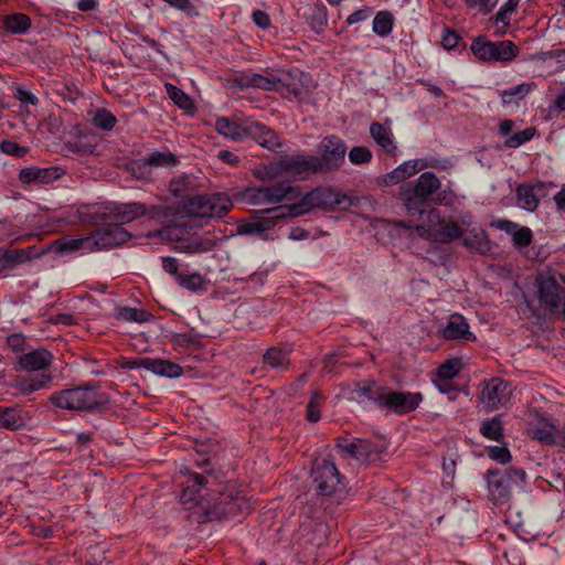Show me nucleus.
Instances as JSON below:
<instances>
[{
  "label": "nucleus",
  "mask_w": 565,
  "mask_h": 565,
  "mask_svg": "<svg viewBox=\"0 0 565 565\" xmlns=\"http://www.w3.org/2000/svg\"><path fill=\"white\" fill-rule=\"evenodd\" d=\"M533 438L547 444L552 445L555 444V437L553 434V429L551 427H537L533 430Z\"/></svg>",
  "instance_id": "e2e57ef3"
},
{
  "label": "nucleus",
  "mask_w": 565,
  "mask_h": 565,
  "mask_svg": "<svg viewBox=\"0 0 565 565\" xmlns=\"http://www.w3.org/2000/svg\"><path fill=\"white\" fill-rule=\"evenodd\" d=\"M520 0H508L497 12L495 23H501L503 28L510 24V15L516 9Z\"/></svg>",
  "instance_id": "603ef678"
},
{
  "label": "nucleus",
  "mask_w": 565,
  "mask_h": 565,
  "mask_svg": "<svg viewBox=\"0 0 565 565\" xmlns=\"http://www.w3.org/2000/svg\"><path fill=\"white\" fill-rule=\"evenodd\" d=\"M428 220L430 223H438V228L431 231L435 239L440 243H450L463 234V231L457 223L440 220L439 212L435 209L428 211Z\"/></svg>",
  "instance_id": "a878e982"
},
{
  "label": "nucleus",
  "mask_w": 565,
  "mask_h": 565,
  "mask_svg": "<svg viewBox=\"0 0 565 565\" xmlns=\"http://www.w3.org/2000/svg\"><path fill=\"white\" fill-rule=\"evenodd\" d=\"M0 150L6 154L15 158H23L29 152L28 147L20 146L19 143L11 140H3L0 142Z\"/></svg>",
  "instance_id": "5fc2aeb1"
},
{
  "label": "nucleus",
  "mask_w": 565,
  "mask_h": 565,
  "mask_svg": "<svg viewBox=\"0 0 565 565\" xmlns=\"http://www.w3.org/2000/svg\"><path fill=\"white\" fill-rule=\"evenodd\" d=\"M3 28L10 34H25L31 28V19L24 13H13L3 18Z\"/></svg>",
  "instance_id": "e433bc0d"
},
{
  "label": "nucleus",
  "mask_w": 565,
  "mask_h": 565,
  "mask_svg": "<svg viewBox=\"0 0 565 565\" xmlns=\"http://www.w3.org/2000/svg\"><path fill=\"white\" fill-rule=\"evenodd\" d=\"M373 32L379 36H386L393 29V15L388 11H380L373 19Z\"/></svg>",
  "instance_id": "37998d69"
},
{
  "label": "nucleus",
  "mask_w": 565,
  "mask_h": 565,
  "mask_svg": "<svg viewBox=\"0 0 565 565\" xmlns=\"http://www.w3.org/2000/svg\"><path fill=\"white\" fill-rule=\"evenodd\" d=\"M14 98H17L22 105H32L36 106L39 104V98L30 90L23 87H17L13 93Z\"/></svg>",
  "instance_id": "052dcab7"
},
{
  "label": "nucleus",
  "mask_w": 565,
  "mask_h": 565,
  "mask_svg": "<svg viewBox=\"0 0 565 565\" xmlns=\"http://www.w3.org/2000/svg\"><path fill=\"white\" fill-rule=\"evenodd\" d=\"M480 433L486 438L500 440V438L503 436V424L500 416L497 415L490 419L484 420L480 427Z\"/></svg>",
  "instance_id": "c03bdc74"
},
{
  "label": "nucleus",
  "mask_w": 565,
  "mask_h": 565,
  "mask_svg": "<svg viewBox=\"0 0 565 565\" xmlns=\"http://www.w3.org/2000/svg\"><path fill=\"white\" fill-rule=\"evenodd\" d=\"M166 89L172 102L181 109L189 110L192 107L191 98L179 87L166 84Z\"/></svg>",
  "instance_id": "de8ad7c7"
},
{
  "label": "nucleus",
  "mask_w": 565,
  "mask_h": 565,
  "mask_svg": "<svg viewBox=\"0 0 565 565\" xmlns=\"http://www.w3.org/2000/svg\"><path fill=\"white\" fill-rule=\"evenodd\" d=\"M533 135H534V130L530 129V128L518 131V132L513 134L512 136H510L505 140V146L509 148L520 147L521 145L530 141L532 139Z\"/></svg>",
  "instance_id": "6e6d98bb"
},
{
  "label": "nucleus",
  "mask_w": 565,
  "mask_h": 565,
  "mask_svg": "<svg viewBox=\"0 0 565 565\" xmlns=\"http://www.w3.org/2000/svg\"><path fill=\"white\" fill-rule=\"evenodd\" d=\"M488 456L500 463H508L511 460L510 450L507 447H490L488 451Z\"/></svg>",
  "instance_id": "680f3d73"
},
{
  "label": "nucleus",
  "mask_w": 565,
  "mask_h": 565,
  "mask_svg": "<svg viewBox=\"0 0 565 565\" xmlns=\"http://www.w3.org/2000/svg\"><path fill=\"white\" fill-rule=\"evenodd\" d=\"M52 381L50 374H40L36 376L22 377L18 381V388L24 395L31 394L45 387Z\"/></svg>",
  "instance_id": "a19ab883"
},
{
  "label": "nucleus",
  "mask_w": 565,
  "mask_h": 565,
  "mask_svg": "<svg viewBox=\"0 0 565 565\" xmlns=\"http://www.w3.org/2000/svg\"><path fill=\"white\" fill-rule=\"evenodd\" d=\"M423 401L419 392L391 391L385 387L380 408H385L397 415L415 411Z\"/></svg>",
  "instance_id": "ddd939ff"
},
{
  "label": "nucleus",
  "mask_w": 565,
  "mask_h": 565,
  "mask_svg": "<svg viewBox=\"0 0 565 565\" xmlns=\"http://www.w3.org/2000/svg\"><path fill=\"white\" fill-rule=\"evenodd\" d=\"M385 387L377 385L374 381H363L354 384L351 396L354 399H367L381 406Z\"/></svg>",
  "instance_id": "2f4dec72"
},
{
  "label": "nucleus",
  "mask_w": 565,
  "mask_h": 565,
  "mask_svg": "<svg viewBox=\"0 0 565 565\" xmlns=\"http://www.w3.org/2000/svg\"><path fill=\"white\" fill-rule=\"evenodd\" d=\"M177 282L186 290L198 291L202 288L203 277L198 273L190 275L181 274L177 276Z\"/></svg>",
  "instance_id": "3c124183"
},
{
  "label": "nucleus",
  "mask_w": 565,
  "mask_h": 565,
  "mask_svg": "<svg viewBox=\"0 0 565 565\" xmlns=\"http://www.w3.org/2000/svg\"><path fill=\"white\" fill-rule=\"evenodd\" d=\"M116 122V117L105 108L97 109L93 116V124L95 127L105 131L111 130Z\"/></svg>",
  "instance_id": "49530a36"
},
{
  "label": "nucleus",
  "mask_w": 565,
  "mask_h": 565,
  "mask_svg": "<svg viewBox=\"0 0 565 565\" xmlns=\"http://www.w3.org/2000/svg\"><path fill=\"white\" fill-rule=\"evenodd\" d=\"M264 173L269 179L286 174L298 180H308L312 174L319 173V170L316 156L292 153L281 156L276 162L268 164Z\"/></svg>",
  "instance_id": "39448f33"
},
{
  "label": "nucleus",
  "mask_w": 565,
  "mask_h": 565,
  "mask_svg": "<svg viewBox=\"0 0 565 565\" xmlns=\"http://www.w3.org/2000/svg\"><path fill=\"white\" fill-rule=\"evenodd\" d=\"M492 225L511 235L513 245L516 247H526L532 242V231L526 226H520L518 223L509 220H497Z\"/></svg>",
  "instance_id": "c85d7f7f"
},
{
  "label": "nucleus",
  "mask_w": 565,
  "mask_h": 565,
  "mask_svg": "<svg viewBox=\"0 0 565 565\" xmlns=\"http://www.w3.org/2000/svg\"><path fill=\"white\" fill-rule=\"evenodd\" d=\"M207 482V478L203 473H190L181 494V501L183 503H193L194 505L199 504L202 499L201 491Z\"/></svg>",
  "instance_id": "7c9ffc66"
},
{
  "label": "nucleus",
  "mask_w": 565,
  "mask_h": 565,
  "mask_svg": "<svg viewBox=\"0 0 565 565\" xmlns=\"http://www.w3.org/2000/svg\"><path fill=\"white\" fill-rule=\"evenodd\" d=\"M117 318L127 322H147L152 316L143 309L122 307L118 309Z\"/></svg>",
  "instance_id": "a18cd8bd"
},
{
  "label": "nucleus",
  "mask_w": 565,
  "mask_h": 565,
  "mask_svg": "<svg viewBox=\"0 0 565 565\" xmlns=\"http://www.w3.org/2000/svg\"><path fill=\"white\" fill-rule=\"evenodd\" d=\"M345 199V195H342L332 189L317 188L301 196L298 202L287 204V206L291 216L296 217L303 215L316 207L332 209L337 205H341Z\"/></svg>",
  "instance_id": "6e6552de"
},
{
  "label": "nucleus",
  "mask_w": 565,
  "mask_h": 565,
  "mask_svg": "<svg viewBox=\"0 0 565 565\" xmlns=\"http://www.w3.org/2000/svg\"><path fill=\"white\" fill-rule=\"evenodd\" d=\"M129 366L142 367L156 375L164 376L168 379H178L182 375V367L180 365L161 359L141 358L131 361Z\"/></svg>",
  "instance_id": "a211bd4d"
},
{
  "label": "nucleus",
  "mask_w": 565,
  "mask_h": 565,
  "mask_svg": "<svg viewBox=\"0 0 565 565\" xmlns=\"http://www.w3.org/2000/svg\"><path fill=\"white\" fill-rule=\"evenodd\" d=\"M534 87V83H522L508 89L501 90L500 96L502 104H519V102L522 100Z\"/></svg>",
  "instance_id": "58836bf2"
},
{
  "label": "nucleus",
  "mask_w": 565,
  "mask_h": 565,
  "mask_svg": "<svg viewBox=\"0 0 565 565\" xmlns=\"http://www.w3.org/2000/svg\"><path fill=\"white\" fill-rule=\"evenodd\" d=\"M202 225L194 218L191 217L184 222L177 223L158 232L161 237L174 243V245H181V239L190 238L194 235Z\"/></svg>",
  "instance_id": "b1692460"
},
{
  "label": "nucleus",
  "mask_w": 565,
  "mask_h": 565,
  "mask_svg": "<svg viewBox=\"0 0 565 565\" xmlns=\"http://www.w3.org/2000/svg\"><path fill=\"white\" fill-rule=\"evenodd\" d=\"M53 361V354L45 348H38L19 356V366L26 372L46 371Z\"/></svg>",
  "instance_id": "6ab92c4d"
},
{
  "label": "nucleus",
  "mask_w": 565,
  "mask_h": 565,
  "mask_svg": "<svg viewBox=\"0 0 565 565\" xmlns=\"http://www.w3.org/2000/svg\"><path fill=\"white\" fill-rule=\"evenodd\" d=\"M236 83L241 88L254 87L267 92H279V78L278 75L271 73L258 74V73H245L236 78Z\"/></svg>",
  "instance_id": "393cba45"
},
{
  "label": "nucleus",
  "mask_w": 565,
  "mask_h": 565,
  "mask_svg": "<svg viewBox=\"0 0 565 565\" xmlns=\"http://www.w3.org/2000/svg\"><path fill=\"white\" fill-rule=\"evenodd\" d=\"M147 206L139 202L119 203L109 209L108 218L121 226L145 215Z\"/></svg>",
  "instance_id": "4be33fe9"
},
{
  "label": "nucleus",
  "mask_w": 565,
  "mask_h": 565,
  "mask_svg": "<svg viewBox=\"0 0 565 565\" xmlns=\"http://www.w3.org/2000/svg\"><path fill=\"white\" fill-rule=\"evenodd\" d=\"M61 250H83L87 253H92L93 250V244H92V237H79V238H71L65 242H63L60 245Z\"/></svg>",
  "instance_id": "09e8293b"
},
{
  "label": "nucleus",
  "mask_w": 565,
  "mask_h": 565,
  "mask_svg": "<svg viewBox=\"0 0 565 565\" xmlns=\"http://www.w3.org/2000/svg\"><path fill=\"white\" fill-rule=\"evenodd\" d=\"M318 153L316 162L319 173L333 172L344 163L347 146L339 137L327 136L319 143Z\"/></svg>",
  "instance_id": "9b49d317"
},
{
  "label": "nucleus",
  "mask_w": 565,
  "mask_h": 565,
  "mask_svg": "<svg viewBox=\"0 0 565 565\" xmlns=\"http://www.w3.org/2000/svg\"><path fill=\"white\" fill-rule=\"evenodd\" d=\"M446 340H459L463 342L476 341V335L470 331L467 319L460 313H454L449 317L446 326L441 330Z\"/></svg>",
  "instance_id": "aec40b11"
},
{
  "label": "nucleus",
  "mask_w": 565,
  "mask_h": 565,
  "mask_svg": "<svg viewBox=\"0 0 565 565\" xmlns=\"http://www.w3.org/2000/svg\"><path fill=\"white\" fill-rule=\"evenodd\" d=\"M460 36L456 32L445 29L441 38V44L446 50H454L459 44Z\"/></svg>",
  "instance_id": "0e129e2a"
},
{
  "label": "nucleus",
  "mask_w": 565,
  "mask_h": 565,
  "mask_svg": "<svg viewBox=\"0 0 565 565\" xmlns=\"http://www.w3.org/2000/svg\"><path fill=\"white\" fill-rule=\"evenodd\" d=\"M427 167L429 166L422 159L405 161L386 175L385 182L387 184H396Z\"/></svg>",
  "instance_id": "473e14b6"
},
{
  "label": "nucleus",
  "mask_w": 565,
  "mask_h": 565,
  "mask_svg": "<svg viewBox=\"0 0 565 565\" xmlns=\"http://www.w3.org/2000/svg\"><path fill=\"white\" fill-rule=\"evenodd\" d=\"M216 131L234 141H244L253 139L263 148L274 152H279L282 142L279 136L264 124L252 120H232L227 117H220L215 121Z\"/></svg>",
  "instance_id": "f257e3e1"
},
{
  "label": "nucleus",
  "mask_w": 565,
  "mask_h": 565,
  "mask_svg": "<svg viewBox=\"0 0 565 565\" xmlns=\"http://www.w3.org/2000/svg\"><path fill=\"white\" fill-rule=\"evenodd\" d=\"M243 198L249 204H254V205L265 204L263 186L247 188L243 193Z\"/></svg>",
  "instance_id": "13d9d810"
},
{
  "label": "nucleus",
  "mask_w": 565,
  "mask_h": 565,
  "mask_svg": "<svg viewBox=\"0 0 565 565\" xmlns=\"http://www.w3.org/2000/svg\"><path fill=\"white\" fill-rule=\"evenodd\" d=\"M470 49L475 56L483 62L507 63L520 53V49L509 40L492 42L484 36L473 39Z\"/></svg>",
  "instance_id": "1a4fd4ad"
},
{
  "label": "nucleus",
  "mask_w": 565,
  "mask_h": 565,
  "mask_svg": "<svg viewBox=\"0 0 565 565\" xmlns=\"http://www.w3.org/2000/svg\"><path fill=\"white\" fill-rule=\"evenodd\" d=\"M62 174V169L57 167L40 168L32 166L21 169L19 178L23 183L38 182L47 184L57 180Z\"/></svg>",
  "instance_id": "cd10ccee"
},
{
  "label": "nucleus",
  "mask_w": 565,
  "mask_h": 565,
  "mask_svg": "<svg viewBox=\"0 0 565 565\" xmlns=\"http://www.w3.org/2000/svg\"><path fill=\"white\" fill-rule=\"evenodd\" d=\"M440 186L439 179L433 172H424L416 181L406 183L402 188L401 198L407 212L413 215L428 212Z\"/></svg>",
  "instance_id": "7ed1b4c3"
},
{
  "label": "nucleus",
  "mask_w": 565,
  "mask_h": 565,
  "mask_svg": "<svg viewBox=\"0 0 565 565\" xmlns=\"http://www.w3.org/2000/svg\"><path fill=\"white\" fill-rule=\"evenodd\" d=\"M232 207V201L225 193L195 195L189 200L188 210L198 218H221Z\"/></svg>",
  "instance_id": "0eeeda50"
},
{
  "label": "nucleus",
  "mask_w": 565,
  "mask_h": 565,
  "mask_svg": "<svg viewBox=\"0 0 565 565\" xmlns=\"http://www.w3.org/2000/svg\"><path fill=\"white\" fill-rule=\"evenodd\" d=\"M510 385L500 377H492L484 383L479 402L486 412H492L507 404L510 397Z\"/></svg>",
  "instance_id": "2eb2a0df"
},
{
  "label": "nucleus",
  "mask_w": 565,
  "mask_h": 565,
  "mask_svg": "<svg viewBox=\"0 0 565 565\" xmlns=\"http://www.w3.org/2000/svg\"><path fill=\"white\" fill-rule=\"evenodd\" d=\"M537 299L540 307L554 318L565 316V289L559 285L555 276L540 274L536 277Z\"/></svg>",
  "instance_id": "423d86ee"
},
{
  "label": "nucleus",
  "mask_w": 565,
  "mask_h": 565,
  "mask_svg": "<svg viewBox=\"0 0 565 565\" xmlns=\"http://www.w3.org/2000/svg\"><path fill=\"white\" fill-rule=\"evenodd\" d=\"M279 92L287 90L295 97L302 95L309 88V77L299 70L281 72L278 75Z\"/></svg>",
  "instance_id": "bb28decb"
},
{
  "label": "nucleus",
  "mask_w": 565,
  "mask_h": 565,
  "mask_svg": "<svg viewBox=\"0 0 565 565\" xmlns=\"http://www.w3.org/2000/svg\"><path fill=\"white\" fill-rule=\"evenodd\" d=\"M93 250L108 249L119 246L131 238V234L120 224L114 223L107 217L106 224L92 235Z\"/></svg>",
  "instance_id": "4468645a"
},
{
  "label": "nucleus",
  "mask_w": 565,
  "mask_h": 565,
  "mask_svg": "<svg viewBox=\"0 0 565 565\" xmlns=\"http://www.w3.org/2000/svg\"><path fill=\"white\" fill-rule=\"evenodd\" d=\"M264 363L276 370H285L289 364L288 353L278 348H270L264 354Z\"/></svg>",
  "instance_id": "79ce46f5"
},
{
  "label": "nucleus",
  "mask_w": 565,
  "mask_h": 565,
  "mask_svg": "<svg viewBox=\"0 0 565 565\" xmlns=\"http://www.w3.org/2000/svg\"><path fill=\"white\" fill-rule=\"evenodd\" d=\"M461 370L459 359L447 360L437 370V375L441 380H451L458 375Z\"/></svg>",
  "instance_id": "8fccbe9b"
},
{
  "label": "nucleus",
  "mask_w": 565,
  "mask_h": 565,
  "mask_svg": "<svg viewBox=\"0 0 565 565\" xmlns=\"http://www.w3.org/2000/svg\"><path fill=\"white\" fill-rule=\"evenodd\" d=\"M433 204L450 205L454 202V193L449 189H440L435 193Z\"/></svg>",
  "instance_id": "69168bd1"
},
{
  "label": "nucleus",
  "mask_w": 565,
  "mask_h": 565,
  "mask_svg": "<svg viewBox=\"0 0 565 565\" xmlns=\"http://www.w3.org/2000/svg\"><path fill=\"white\" fill-rule=\"evenodd\" d=\"M50 401L62 409L94 412L106 405L109 398L106 393L99 392L95 385L86 384L58 391L51 395Z\"/></svg>",
  "instance_id": "f03ea898"
},
{
  "label": "nucleus",
  "mask_w": 565,
  "mask_h": 565,
  "mask_svg": "<svg viewBox=\"0 0 565 565\" xmlns=\"http://www.w3.org/2000/svg\"><path fill=\"white\" fill-rule=\"evenodd\" d=\"M370 135L375 143L386 153L393 154L395 152L396 145L394 142L393 132L390 125L372 122L370 126Z\"/></svg>",
  "instance_id": "72a5a7b5"
},
{
  "label": "nucleus",
  "mask_w": 565,
  "mask_h": 565,
  "mask_svg": "<svg viewBox=\"0 0 565 565\" xmlns=\"http://www.w3.org/2000/svg\"><path fill=\"white\" fill-rule=\"evenodd\" d=\"M249 509L244 498H233L222 494L216 503L205 510V516L209 520H222L230 515L243 513Z\"/></svg>",
  "instance_id": "f3484780"
},
{
  "label": "nucleus",
  "mask_w": 565,
  "mask_h": 565,
  "mask_svg": "<svg viewBox=\"0 0 565 565\" xmlns=\"http://www.w3.org/2000/svg\"><path fill=\"white\" fill-rule=\"evenodd\" d=\"M32 248L28 249H3L0 248V274L12 270L18 265L31 258Z\"/></svg>",
  "instance_id": "c9c22d12"
},
{
  "label": "nucleus",
  "mask_w": 565,
  "mask_h": 565,
  "mask_svg": "<svg viewBox=\"0 0 565 565\" xmlns=\"http://www.w3.org/2000/svg\"><path fill=\"white\" fill-rule=\"evenodd\" d=\"M470 9H476L481 14L489 13L495 6L498 0H465Z\"/></svg>",
  "instance_id": "bf43d9fd"
},
{
  "label": "nucleus",
  "mask_w": 565,
  "mask_h": 565,
  "mask_svg": "<svg viewBox=\"0 0 565 565\" xmlns=\"http://www.w3.org/2000/svg\"><path fill=\"white\" fill-rule=\"evenodd\" d=\"M526 473L518 468L489 469L484 476L489 499L494 503H505L514 488H521Z\"/></svg>",
  "instance_id": "20e7f679"
},
{
  "label": "nucleus",
  "mask_w": 565,
  "mask_h": 565,
  "mask_svg": "<svg viewBox=\"0 0 565 565\" xmlns=\"http://www.w3.org/2000/svg\"><path fill=\"white\" fill-rule=\"evenodd\" d=\"M215 241L207 234L200 235L198 232L190 238L181 239V245H173V249L178 253L202 254L214 248Z\"/></svg>",
  "instance_id": "c756f323"
},
{
  "label": "nucleus",
  "mask_w": 565,
  "mask_h": 565,
  "mask_svg": "<svg viewBox=\"0 0 565 565\" xmlns=\"http://www.w3.org/2000/svg\"><path fill=\"white\" fill-rule=\"evenodd\" d=\"M253 21L258 28L263 30H266L270 26L269 15L260 10H256L253 12Z\"/></svg>",
  "instance_id": "338daca9"
},
{
  "label": "nucleus",
  "mask_w": 565,
  "mask_h": 565,
  "mask_svg": "<svg viewBox=\"0 0 565 565\" xmlns=\"http://www.w3.org/2000/svg\"><path fill=\"white\" fill-rule=\"evenodd\" d=\"M265 204H280L291 202L299 198L300 192L297 186L284 182H277L271 185L263 186Z\"/></svg>",
  "instance_id": "5701e85b"
},
{
  "label": "nucleus",
  "mask_w": 565,
  "mask_h": 565,
  "mask_svg": "<svg viewBox=\"0 0 565 565\" xmlns=\"http://www.w3.org/2000/svg\"><path fill=\"white\" fill-rule=\"evenodd\" d=\"M25 425L24 417L17 407H0V427L17 430Z\"/></svg>",
  "instance_id": "4c0bfd02"
},
{
  "label": "nucleus",
  "mask_w": 565,
  "mask_h": 565,
  "mask_svg": "<svg viewBox=\"0 0 565 565\" xmlns=\"http://www.w3.org/2000/svg\"><path fill=\"white\" fill-rule=\"evenodd\" d=\"M503 556L511 565H524V559L516 548H510L509 551H505Z\"/></svg>",
  "instance_id": "774afa93"
},
{
  "label": "nucleus",
  "mask_w": 565,
  "mask_h": 565,
  "mask_svg": "<svg viewBox=\"0 0 565 565\" xmlns=\"http://www.w3.org/2000/svg\"><path fill=\"white\" fill-rule=\"evenodd\" d=\"M52 381L50 374H40L36 376L22 377L18 381V388L24 395L31 394L45 387Z\"/></svg>",
  "instance_id": "ea45409f"
},
{
  "label": "nucleus",
  "mask_w": 565,
  "mask_h": 565,
  "mask_svg": "<svg viewBox=\"0 0 565 565\" xmlns=\"http://www.w3.org/2000/svg\"><path fill=\"white\" fill-rule=\"evenodd\" d=\"M377 456L376 446L367 440L359 439L358 460L370 461Z\"/></svg>",
  "instance_id": "4d7b16f0"
},
{
  "label": "nucleus",
  "mask_w": 565,
  "mask_h": 565,
  "mask_svg": "<svg viewBox=\"0 0 565 565\" xmlns=\"http://www.w3.org/2000/svg\"><path fill=\"white\" fill-rule=\"evenodd\" d=\"M463 245L471 252L484 254L490 250V241L481 227H472L463 232Z\"/></svg>",
  "instance_id": "f704fd0d"
},
{
  "label": "nucleus",
  "mask_w": 565,
  "mask_h": 565,
  "mask_svg": "<svg viewBox=\"0 0 565 565\" xmlns=\"http://www.w3.org/2000/svg\"><path fill=\"white\" fill-rule=\"evenodd\" d=\"M311 479L318 495L330 497L343 489L341 476L335 465L327 459L315 461L311 469Z\"/></svg>",
  "instance_id": "9d476101"
},
{
  "label": "nucleus",
  "mask_w": 565,
  "mask_h": 565,
  "mask_svg": "<svg viewBox=\"0 0 565 565\" xmlns=\"http://www.w3.org/2000/svg\"><path fill=\"white\" fill-rule=\"evenodd\" d=\"M179 163L174 153L169 150L153 151L146 157L135 161L131 166L134 174L138 178H146L156 168H172Z\"/></svg>",
  "instance_id": "dca6fc26"
},
{
  "label": "nucleus",
  "mask_w": 565,
  "mask_h": 565,
  "mask_svg": "<svg viewBox=\"0 0 565 565\" xmlns=\"http://www.w3.org/2000/svg\"><path fill=\"white\" fill-rule=\"evenodd\" d=\"M372 159V152L369 148L360 146V147H353L349 151V160L353 164H363L370 162Z\"/></svg>",
  "instance_id": "864d4df0"
},
{
  "label": "nucleus",
  "mask_w": 565,
  "mask_h": 565,
  "mask_svg": "<svg viewBox=\"0 0 565 565\" xmlns=\"http://www.w3.org/2000/svg\"><path fill=\"white\" fill-rule=\"evenodd\" d=\"M546 185L542 182L536 184H520L516 188L518 205L523 210L533 212L539 206L540 200L546 196Z\"/></svg>",
  "instance_id": "412c9836"
},
{
  "label": "nucleus",
  "mask_w": 565,
  "mask_h": 565,
  "mask_svg": "<svg viewBox=\"0 0 565 565\" xmlns=\"http://www.w3.org/2000/svg\"><path fill=\"white\" fill-rule=\"evenodd\" d=\"M287 218H292L287 204L277 205L262 210L259 215H255L248 222L239 225L238 232L241 234H259L273 228L278 221Z\"/></svg>",
  "instance_id": "f8f14e48"
}]
</instances>
